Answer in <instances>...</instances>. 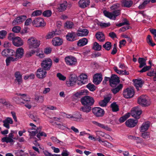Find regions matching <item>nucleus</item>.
Listing matches in <instances>:
<instances>
[{
  "instance_id": "nucleus-1",
  "label": "nucleus",
  "mask_w": 156,
  "mask_h": 156,
  "mask_svg": "<svg viewBox=\"0 0 156 156\" xmlns=\"http://www.w3.org/2000/svg\"><path fill=\"white\" fill-rule=\"evenodd\" d=\"M138 103L143 107H147L149 106L151 102L149 100L147 99V97L146 95H141L138 98Z\"/></svg>"
},
{
  "instance_id": "nucleus-2",
  "label": "nucleus",
  "mask_w": 156,
  "mask_h": 156,
  "mask_svg": "<svg viewBox=\"0 0 156 156\" xmlns=\"http://www.w3.org/2000/svg\"><path fill=\"white\" fill-rule=\"evenodd\" d=\"M80 101L82 105L88 106L92 105L94 102V99L93 97L87 95L81 98Z\"/></svg>"
},
{
  "instance_id": "nucleus-3",
  "label": "nucleus",
  "mask_w": 156,
  "mask_h": 156,
  "mask_svg": "<svg viewBox=\"0 0 156 156\" xmlns=\"http://www.w3.org/2000/svg\"><path fill=\"white\" fill-rule=\"evenodd\" d=\"M52 64L51 60L50 58H46L41 63L42 69L44 70H49L50 69Z\"/></svg>"
},
{
  "instance_id": "nucleus-4",
  "label": "nucleus",
  "mask_w": 156,
  "mask_h": 156,
  "mask_svg": "<svg viewBox=\"0 0 156 156\" xmlns=\"http://www.w3.org/2000/svg\"><path fill=\"white\" fill-rule=\"evenodd\" d=\"M27 43L30 48H37L40 44V41L34 37L29 38L27 41Z\"/></svg>"
},
{
  "instance_id": "nucleus-5",
  "label": "nucleus",
  "mask_w": 156,
  "mask_h": 156,
  "mask_svg": "<svg viewBox=\"0 0 156 156\" xmlns=\"http://www.w3.org/2000/svg\"><path fill=\"white\" fill-rule=\"evenodd\" d=\"M119 78L116 75L112 74L109 80L110 86L112 87H116L120 83Z\"/></svg>"
},
{
  "instance_id": "nucleus-6",
  "label": "nucleus",
  "mask_w": 156,
  "mask_h": 156,
  "mask_svg": "<svg viewBox=\"0 0 156 156\" xmlns=\"http://www.w3.org/2000/svg\"><path fill=\"white\" fill-rule=\"evenodd\" d=\"M92 112L94 115L97 117H102L105 114V111L104 109L99 107L93 108Z\"/></svg>"
},
{
  "instance_id": "nucleus-7",
  "label": "nucleus",
  "mask_w": 156,
  "mask_h": 156,
  "mask_svg": "<svg viewBox=\"0 0 156 156\" xmlns=\"http://www.w3.org/2000/svg\"><path fill=\"white\" fill-rule=\"evenodd\" d=\"M66 64L68 65L72 66L76 65L77 63L76 58L71 55L66 56L65 58Z\"/></svg>"
},
{
  "instance_id": "nucleus-8",
  "label": "nucleus",
  "mask_w": 156,
  "mask_h": 156,
  "mask_svg": "<svg viewBox=\"0 0 156 156\" xmlns=\"http://www.w3.org/2000/svg\"><path fill=\"white\" fill-rule=\"evenodd\" d=\"M142 113V110L137 107L133 108L131 112L132 116L136 119L140 118V115Z\"/></svg>"
},
{
  "instance_id": "nucleus-9",
  "label": "nucleus",
  "mask_w": 156,
  "mask_h": 156,
  "mask_svg": "<svg viewBox=\"0 0 156 156\" xmlns=\"http://www.w3.org/2000/svg\"><path fill=\"white\" fill-rule=\"evenodd\" d=\"M134 94V92L133 89L128 88L125 90L123 94L124 97L126 98H132Z\"/></svg>"
},
{
  "instance_id": "nucleus-10",
  "label": "nucleus",
  "mask_w": 156,
  "mask_h": 156,
  "mask_svg": "<svg viewBox=\"0 0 156 156\" xmlns=\"http://www.w3.org/2000/svg\"><path fill=\"white\" fill-rule=\"evenodd\" d=\"M34 26L37 27L44 26L45 25L43 19L38 17L35 19L32 22Z\"/></svg>"
},
{
  "instance_id": "nucleus-11",
  "label": "nucleus",
  "mask_w": 156,
  "mask_h": 156,
  "mask_svg": "<svg viewBox=\"0 0 156 156\" xmlns=\"http://www.w3.org/2000/svg\"><path fill=\"white\" fill-rule=\"evenodd\" d=\"M78 80L77 76L75 75H70L69 80L66 81V84L68 86L70 87L74 85Z\"/></svg>"
},
{
  "instance_id": "nucleus-12",
  "label": "nucleus",
  "mask_w": 156,
  "mask_h": 156,
  "mask_svg": "<svg viewBox=\"0 0 156 156\" xmlns=\"http://www.w3.org/2000/svg\"><path fill=\"white\" fill-rule=\"evenodd\" d=\"M26 18L27 16L25 15L19 16L13 20L12 23V24L13 26L19 25L24 21Z\"/></svg>"
},
{
  "instance_id": "nucleus-13",
  "label": "nucleus",
  "mask_w": 156,
  "mask_h": 156,
  "mask_svg": "<svg viewBox=\"0 0 156 156\" xmlns=\"http://www.w3.org/2000/svg\"><path fill=\"white\" fill-rule=\"evenodd\" d=\"M138 121L137 119H130L127 120L125 122V124L129 128L134 127L137 124Z\"/></svg>"
},
{
  "instance_id": "nucleus-14",
  "label": "nucleus",
  "mask_w": 156,
  "mask_h": 156,
  "mask_svg": "<svg viewBox=\"0 0 156 156\" xmlns=\"http://www.w3.org/2000/svg\"><path fill=\"white\" fill-rule=\"evenodd\" d=\"M102 79V74L96 73L93 76V82L95 84L98 85L101 82Z\"/></svg>"
},
{
  "instance_id": "nucleus-15",
  "label": "nucleus",
  "mask_w": 156,
  "mask_h": 156,
  "mask_svg": "<svg viewBox=\"0 0 156 156\" xmlns=\"http://www.w3.org/2000/svg\"><path fill=\"white\" fill-rule=\"evenodd\" d=\"M37 73L36 76L38 78L42 79L46 76V71L42 68H40L38 69L37 71Z\"/></svg>"
},
{
  "instance_id": "nucleus-16",
  "label": "nucleus",
  "mask_w": 156,
  "mask_h": 156,
  "mask_svg": "<svg viewBox=\"0 0 156 156\" xmlns=\"http://www.w3.org/2000/svg\"><path fill=\"white\" fill-rule=\"evenodd\" d=\"M14 76L16 78L15 82L18 85H20L22 83V75L20 71H16L14 73Z\"/></svg>"
},
{
  "instance_id": "nucleus-17",
  "label": "nucleus",
  "mask_w": 156,
  "mask_h": 156,
  "mask_svg": "<svg viewBox=\"0 0 156 156\" xmlns=\"http://www.w3.org/2000/svg\"><path fill=\"white\" fill-rule=\"evenodd\" d=\"M52 44L55 46H58L61 45L63 43L62 39L59 37H56L54 38L52 41Z\"/></svg>"
},
{
  "instance_id": "nucleus-18",
  "label": "nucleus",
  "mask_w": 156,
  "mask_h": 156,
  "mask_svg": "<svg viewBox=\"0 0 156 156\" xmlns=\"http://www.w3.org/2000/svg\"><path fill=\"white\" fill-rule=\"evenodd\" d=\"M12 43L14 45L17 47L20 46L23 44V41L18 37H16L15 39L13 40Z\"/></svg>"
},
{
  "instance_id": "nucleus-19",
  "label": "nucleus",
  "mask_w": 156,
  "mask_h": 156,
  "mask_svg": "<svg viewBox=\"0 0 156 156\" xmlns=\"http://www.w3.org/2000/svg\"><path fill=\"white\" fill-rule=\"evenodd\" d=\"M76 35V34L74 32L69 33L66 36V38L68 41H73L76 40L75 37Z\"/></svg>"
},
{
  "instance_id": "nucleus-20",
  "label": "nucleus",
  "mask_w": 156,
  "mask_h": 156,
  "mask_svg": "<svg viewBox=\"0 0 156 156\" xmlns=\"http://www.w3.org/2000/svg\"><path fill=\"white\" fill-rule=\"evenodd\" d=\"M24 54V50L22 48H19L16 50L15 54V57L17 58V59L22 58Z\"/></svg>"
},
{
  "instance_id": "nucleus-21",
  "label": "nucleus",
  "mask_w": 156,
  "mask_h": 156,
  "mask_svg": "<svg viewBox=\"0 0 156 156\" xmlns=\"http://www.w3.org/2000/svg\"><path fill=\"white\" fill-rule=\"evenodd\" d=\"M3 126L9 129L10 128L9 124H13V121L11 118L7 117L6 119L3 121Z\"/></svg>"
},
{
  "instance_id": "nucleus-22",
  "label": "nucleus",
  "mask_w": 156,
  "mask_h": 156,
  "mask_svg": "<svg viewBox=\"0 0 156 156\" xmlns=\"http://www.w3.org/2000/svg\"><path fill=\"white\" fill-rule=\"evenodd\" d=\"M90 3V0H80L78 2L79 6L82 8L87 7Z\"/></svg>"
},
{
  "instance_id": "nucleus-23",
  "label": "nucleus",
  "mask_w": 156,
  "mask_h": 156,
  "mask_svg": "<svg viewBox=\"0 0 156 156\" xmlns=\"http://www.w3.org/2000/svg\"><path fill=\"white\" fill-rule=\"evenodd\" d=\"M134 85L137 90H139V87H141L144 83V82L141 80H133Z\"/></svg>"
},
{
  "instance_id": "nucleus-24",
  "label": "nucleus",
  "mask_w": 156,
  "mask_h": 156,
  "mask_svg": "<svg viewBox=\"0 0 156 156\" xmlns=\"http://www.w3.org/2000/svg\"><path fill=\"white\" fill-rule=\"evenodd\" d=\"M150 126V123L149 122L144 123L140 127V132H145L147 130Z\"/></svg>"
},
{
  "instance_id": "nucleus-25",
  "label": "nucleus",
  "mask_w": 156,
  "mask_h": 156,
  "mask_svg": "<svg viewBox=\"0 0 156 156\" xmlns=\"http://www.w3.org/2000/svg\"><path fill=\"white\" fill-rule=\"evenodd\" d=\"M67 6V2L64 1L62 3L59 4V6L58 8V11L60 12L65 11L66 9Z\"/></svg>"
},
{
  "instance_id": "nucleus-26",
  "label": "nucleus",
  "mask_w": 156,
  "mask_h": 156,
  "mask_svg": "<svg viewBox=\"0 0 156 156\" xmlns=\"http://www.w3.org/2000/svg\"><path fill=\"white\" fill-rule=\"evenodd\" d=\"M96 38L101 42H103L105 40V37L104 34L102 32H97L95 34Z\"/></svg>"
},
{
  "instance_id": "nucleus-27",
  "label": "nucleus",
  "mask_w": 156,
  "mask_h": 156,
  "mask_svg": "<svg viewBox=\"0 0 156 156\" xmlns=\"http://www.w3.org/2000/svg\"><path fill=\"white\" fill-rule=\"evenodd\" d=\"M83 105V106H82L80 108V111L87 113H88L91 110V106L87 105Z\"/></svg>"
},
{
  "instance_id": "nucleus-28",
  "label": "nucleus",
  "mask_w": 156,
  "mask_h": 156,
  "mask_svg": "<svg viewBox=\"0 0 156 156\" xmlns=\"http://www.w3.org/2000/svg\"><path fill=\"white\" fill-rule=\"evenodd\" d=\"M78 31L80 32L76 34L78 36H84L88 35L89 33V31L87 29H84L82 30H78Z\"/></svg>"
},
{
  "instance_id": "nucleus-29",
  "label": "nucleus",
  "mask_w": 156,
  "mask_h": 156,
  "mask_svg": "<svg viewBox=\"0 0 156 156\" xmlns=\"http://www.w3.org/2000/svg\"><path fill=\"white\" fill-rule=\"evenodd\" d=\"M72 117L73 120L74 121H80L81 119H83L82 115L79 112H76Z\"/></svg>"
},
{
  "instance_id": "nucleus-30",
  "label": "nucleus",
  "mask_w": 156,
  "mask_h": 156,
  "mask_svg": "<svg viewBox=\"0 0 156 156\" xmlns=\"http://www.w3.org/2000/svg\"><path fill=\"white\" fill-rule=\"evenodd\" d=\"M123 87V84H120L117 86L116 87H113L111 89V91L114 94H115L121 90Z\"/></svg>"
},
{
  "instance_id": "nucleus-31",
  "label": "nucleus",
  "mask_w": 156,
  "mask_h": 156,
  "mask_svg": "<svg viewBox=\"0 0 156 156\" xmlns=\"http://www.w3.org/2000/svg\"><path fill=\"white\" fill-rule=\"evenodd\" d=\"M87 42V39L85 38H83L78 41L77 45L79 46L82 47L86 45Z\"/></svg>"
},
{
  "instance_id": "nucleus-32",
  "label": "nucleus",
  "mask_w": 156,
  "mask_h": 156,
  "mask_svg": "<svg viewBox=\"0 0 156 156\" xmlns=\"http://www.w3.org/2000/svg\"><path fill=\"white\" fill-rule=\"evenodd\" d=\"M113 69L115 72L120 75H128L129 74V72L126 71L125 69L124 70H119L118 69L116 66L114 67Z\"/></svg>"
},
{
  "instance_id": "nucleus-33",
  "label": "nucleus",
  "mask_w": 156,
  "mask_h": 156,
  "mask_svg": "<svg viewBox=\"0 0 156 156\" xmlns=\"http://www.w3.org/2000/svg\"><path fill=\"white\" fill-rule=\"evenodd\" d=\"M122 4L124 7L129 8L133 4V2L130 0H123Z\"/></svg>"
},
{
  "instance_id": "nucleus-34",
  "label": "nucleus",
  "mask_w": 156,
  "mask_h": 156,
  "mask_svg": "<svg viewBox=\"0 0 156 156\" xmlns=\"http://www.w3.org/2000/svg\"><path fill=\"white\" fill-rule=\"evenodd\" d=\"M146 59L144 58H139L138 59V62L140 64L139 67L142 68L146 65Z\"/></svg>"
},
{
  "instance_id": "nucleus-35",
  "label": "nucleus",
  "mask_w": 156,
  "mask_h": 156,
  "mask_svg": "<svg viewBox=\"0 0 156 156\" xmlns=\"http://www.w3.org/2000/svg\"><path fill=\"white\" fill-rule=\"evenodd\" d=\"M18 59L16 57L14 58L11 56H9L6 58L5 60L6 66H9L11 61L15 62Z\"/></svg>"
},
{
  "instance_id": "nucleus-36",
  "label": "nucleus",
  "mask_w": 156,
  "mask_h": 156,
  "mask_svg": "<svg viewBox=\"0 0 156 156\" xmlns=\"http://www.w3.org/2000/svg\"><path fill=\"white\" fill-rule=\"evenodd\" d=\"M15 94L17 95L18 96H21V100L23 101H30V98L27 97V95L26 94L16 93Z\"/></svg>"
},
{
  "instance_id": "nucleus-37",
  "label": "nucleus",
  "mask_w": 156,
  "mask_h": 156,
  "mask_svg": "<svg viewBox=\"0 0 156 156\" xmlns=\"http://www.w3.org/2000/svg\"><path fill=\"white\" fill-rule=\"evenodd\" d=\"M104 15L106 17L109 18L110 19L113 20L114 18V15L112 12H109L106 10H104L103 12Z\"/></svg>"
},
{
  "instance_id": "nucleus-38",
  "label": "nucleus",
  "mask_w": 156,
  "mask_h": 156,
  "mask_svg": "<svg viewBox=\"0 0 156 156\" xmlns=\"http://www.w3.org/2000/svg\"><path fill=\"white\" fill-rule=\"evenodd\" d=\"M151 0H144L143 2L139 5V8L140 9H144L146 5L148 4L150 1L151 2Z\"/></svg>"
},
{
  "instance_id": "nucleus-39",
  "label": "nucleus",
  "mask_w": 156,
  "mask_h": 156,
  "mask_svg": "<svg viewBox=\"0 0 156 156\" xmlns=\"http://www.w3.org/2000/svg\"><path fill=\"white\" fill-rule=\"evenodd\" d=\"M130 115V114L129 113H128L124 116L121 117L119 120V122L121 123L124 122L126 120Z\"/></svg>"
},
{
  "instance_id": "nucleus-40",
  "label": "nucleus",
  "mask_w": 156,
  "mask_h": 156,
  "mask_svg": "<svg viewBox=\"0 0 156 156\" xmlns=\"http://www.w3.org/2000/svg\"><path fill=\"white\" fill-rule=\"evenodd\" d=\"M101 45H99L97 42H95L93 44L92 48L95 51H99L101 49Z\"/></svg>"
},
{
  "instance_id": "nucleus-41",
  "label": "nucleus",
  "mask_w": 156,
  "mask_h": 156,
  "mask_svg": "<svg viewBox=\"0 0 156 156\" xmlns=\"http://www.w3.org/2000/svg\"><path fill=\"white\" fill-rule=\"evenodd\" d=\"M59 33H58L57 31H53L52 32L49 33L46 37V39H50L52 38L54 35H58Z\"/></svg>"
},
{
  "instance_id": "nucleus-42",
  "label": "nucleus",
  "mask_w": 156,
  "mask_h": 156,
  "mask_svg": "<svg viewBox=\"0 0 156 156\" xmlns=\"http://www.w3.org/2000/svg\"><path fill=\"white\" fill-rule=\"evenodd\" d=\"M111 107L112 108V111L113 112H116L119 111V106L116 104V102H113L111 105Z\"/></svg>"
},
{
  "instance_id": "nucleus-43",
  "label": "nucleus",
  "mask_w": 156,
  "mask_h": 156,
  "mask_svg": "<svg viewBox=\"0 0 156 156\" xmlns=\"http://www.w3.org/2000/svg\"><path fill=\"white\" fill-rule=\"evenodd\" d=\"M2 141L3 142H5L6 143H14L15 141L12 139L9 138L7 137H5L2 139Z\"/></svg>"
},
{
  "instance_id": "nucleus-44",
  "label": "nucleus",
  "mask_w": 156,
  "mask_h": 156,
  "mask_svg": "<svg viewBox=\"0 0 156 156\" xmlns=\"http://www.w3.org/2000/svg\"><path fill=\"white\" fill-rule=\"evenodd\" d=\"M112 46V45L111 42L109 41L106 42L105 44H104L102 46L107 51L110 50Z\"/></svg>"
},
{
  "instance_id": "nucleus-45",
  "label": "nucleus",
  "mask_w": 156,
  "mask_h": 156,
  "mask_svg": "<svg viewBox=\"0 0 156 156\" xmlns=\"http://www.w3.org/2000/svg\"><path fill=\"white\" fill-rule=\"evenodd\" d=\"M147 42L149 45L152 47L154 46L155 44L153 42L151 36L150 35H148L147 38Z\"/></svg>"
},
{
  "instance_id": "nucleus-46",
  "label": "nucleus",
  "mask_w": 156,
  "mask_h": 156,
  "mask_svg": "<svg viewBox=\"0 0 156 156\" xmlns=\"http://www.w3.org/2000/svg\"><path fill=\"white\" fill-rule=\"evenodd\" d=\"M12 100L14 101L17 104H20L21 103H24L21 100V96L20 98L17 96H14Z\"/></svg>"
},
{
  "instance_id": "nucleus-47",
  "label": "nucleus",
  "mask_w": 156,
  "mask_h": 156,
  "mask_svg": "<svg viewBox=\"0 0 156 156\" xmlns=\"http://www.w3.org/2000/svg\"><path fill=\"white\" fill-rule=\"evenodd\" d=\"M140 135L144 139H149L150 138V133L148 132H143Z\"/></svg>"
},
{
  "instance_id": "nucleus-48",
  "label": "nucleus",
  "mask_w": 156,
  "mask_h": 156,
  "mask_svg": "<svg viewBox=\"0 0 156 156\" xmlns=\"http://www.w3.org/2000/svg\"><path fill=\"white\" fill-rule=\"evenodd\" d=\"M86 87L90 91H94L96 89V87L93 84L89 83L86 86Z\"/></svg>"
},
{
  "instance_id": "nucleus-49",
  "label": "nucleus",
  "mask_w": 156,
  "mask_h": 156,
  "mask_svg": "<svg viewBox=\"0 0 156 156\" xmlns=\"http://www.w3.org/2000/svg\"><path fill=\"white\" fill-rule=\"evenodd\" d=\"M42 13V11L41 10H37L34 11L32 14V16H37L41 15Z\"/></svg>"
},
{
  "instance_id": "nucleus-50",
  "label": "nucleus",
  "mask_w": 156,
  "mask_h": 156,
  "mask_svg": "<svg viewBox=\"0 0 156 156\" xmlns=\"http://www.w3.org/2000/svg\"><path fill=\"white\" fill-rule=\"evenodd\" d=\"M74 25L73 23L71 21H67L65 24V27L68 29L72 28Z\"/></svg>"
},
{
  "instance_id": "nucleus-51",
  "label": "nucleus",
  "mask_w": 156,
  "mask_h": 156,
  "mask_svg": "<svg viewBox=\"0 0 156 156\" xmlns=\"http://www.w3.org/2000/svg\"><path fill=\"white\" fill-rule=\"evenodd\" d=\"M98 25L100 26L101 27H106L109 26L110 25V24L109 23H103L100 22H98L97 23Z\"/></svg>"
},
{
  "instance_id": "nucleus-52",
  "label": "nucleus",
  "mask_w": 156,
  "mask_h": 156,
  "mask_svg": "<svg viewBox=\"0 0 156 156\" xmlns=\"http://www.w3.org/2000/svg\"><path fill=\"white\" fill-rule=\"evenodd\" d=\"M42 14L43 15L44 17H49L51 16L52 12L51 10H46L44 11Z\"/></svg>"
},
{
  "instance_id": "nucleus-53",
  "label": "nucleus",
  "mask_w": 156,
  "mask_h": 156,
  "mask_svg": "<svg viewBox=\"0 0 156 156\" xmlns=\"http://www.w3.org/2000/svg\"><path fill=\"white\" fill-rule=\"evenodd\" d=\"M112 13L114 15L113 20H115L116 17L119 16L121 13L120 10H114L112 12Z\"/></svg>"
},
{
  "instance_id": "nucleus-54",
  "label": "nucleus",
  "mask_w": 156,
  "mask_h": 156,
  "mask_svg": "<svg viewBox=\"0 0 156 156\" xmlns=\"http://www.w3.org/2000/svg\"><path fill=\"white\" fill-rule=\"evenodd\" d=\"M151 68V66H146L144 67L140 70L139 71L140 73H143L149 70Z\"/></svg>"
},
{
  "instance_id": "nucleus-55",
  "label": "nucleus",
  "mask_w": 156,
  "mask_h": 156,
  "mask_svg": "<svg viewBox=\"0 0 156 156\" xmlns=\"http://www.w3.org/2000/svg\"><path fill=\"white\" fill-rule=\"evenodd\" d=\"M97 140H98L100 142H102V143H104V144L105 145L107 146L108 147H110L112 145V144L111 143L107 142L106 141H103L102 140H101V138H100V137H99L98 138H97Z\"/></svg>"
},
{
  "instance_id": "nucleus-56",
  "label": "nucleus",
  "mask_w": 156,
  "mask_h": 156,
  "mask_svg": "<svg viewBox=\"0 0 156 156\" xmlns=\"http://www.w3.org/2000/svg\"><path fill=\"white\" fill-rule=\"evenodd\" d=\"M93 123L96 125L104 129H106L107 127V126H105V125L103 124L99 123L96 121H94L93 122Z\"/></svg>"
},
{
  "instance_id": "nucleus-57",
  "label": "nucleus",
  "mask_w": 156,
  "mask_h": 156,
  "mask_svg": "<svg viewBox=\"0 0 156 156\" xmlns=\"http://www.w3.org/2000/svg\"><path fill=\"white\" fill-rule=\"evenodd\" d=\"M35 53V51L34 50H32L30 51H27L25 54V56L26 57L28 58L32 56Z\"/></svg>"
},
{
  "instance_id": "nucleus-58",
  "label": "nucleus",
  "mask_w": 156,
  "mask_h": 156,
  "mask_svg": "<svg viewBox=\"0 0 156 156\" xmlns=\"http://www.w3.org/2000/svg\"><path fill=\"white\" fill-rule=\"evenodd\" d=\"M21 28L20 26H15L12 29V31L14 33H18L20 31Z\"/></svg>"
},
{
  "instance_id": "nucleus-59",
  "label": "nucleus",
  "mask_w": 156,
  "mask_h": 156,
  "mask_svg": "<svg viewBox=\"0 0 156 156\" xmlns=\"http://www.w3.org/2000/svg\"><path fill=\"white\" fill-rule=\"evenodd\" d=\"M57 76L58 78V79L60 80L64 81L66 79V78L65 76H64L62 75L60 73H57Z\"/></svg>"
},
{
  "instance_id": "nucleus-60",
  "label": "nucleus",
  "mask_w": 156,
  "mask_h": 156,
  "mask_svg": "<svg viewBox=\"0 0 156 156\" xmlns=\"http://www.w3.org/2000/svg\"><path fill=\"white\" fill-rule=\"evenodd\" d=\"M7 34V32L5 30L0 31V39H3Z\"/></svg>"
},
{
  "instance_id": "nucleus-61",
  "label": "nucleus",
  "mask_w": 156,
  "mask_h": 156,
  "mask_svg": "<svg viewBox=\"0 0 156 156\" xmlns=\"http://www.w3.org/2000/svg\"><path fill=\"white\" fill-rule=\"evenodd\" d=\"M8 48L5 49L3 50L2 52V55L5 57H7L8 55Z\"/></svg>"
},
{
  "instance_id": "nucleus-62",
  "label": "nucleus",
  "mask_w": 156,
  "mask_h": 156,
  "mask_svg": "<svg viewBox=\"0 0 156 156\" xmlns=\"http://www.w3.org/2000/svg\"><path fill=\"white\" fill-rule=\"evenodd\" d=\"M15 34L13 33H11L9 34L8 36V39L10 41H12L13 42L14 39H15Z\"/></svg>"
},
{
  "instance_id": "nucleus-63",
  "label": "nucleus",
  "mask_w": 156,
  "mask_h": 156,
  "mask_svg": "<svg viewBox=\"0 0 156 156\" xmlns=\"http://www.w3.org/2000/svg\"><path fill=\"white\" fill-rule=\"evenodd\" d=\"M79 92L81 95H87L89 93L88 90H81Z\"/></svg>"
},
{
  "instance_id": "nucleus-64",
  "label": "nucleus",
  "mask_w": 156,
  "mask_h": 156,
  "mask_svg": "<svg viewBox=\"0 0 156 156\" xmlns=\"http://www.w3.org/2000/svg\"><path fill=\"white\" fill-rule=\"evenodd\" d=\"M44 136V137H46L47 136V134L44 132H40L37 134V137L40 140V137L41 136Z\"/></svg>"
}]
</instances>
